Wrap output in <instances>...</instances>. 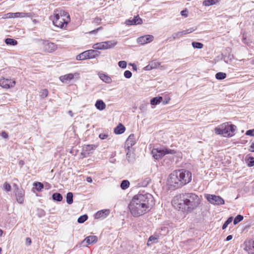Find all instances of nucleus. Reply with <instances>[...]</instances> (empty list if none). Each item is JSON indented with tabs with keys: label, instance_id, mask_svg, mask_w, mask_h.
Returning a JSON list of instances; mask_svg holds the SVG:
<instances>
[{
	"label": "nucleus",
	"instance_id": "obj_1",
	"mask_svg": "<svg viewBox=\"0 0 254 254\" xmlns=\"http://www.w3.org/2000/svg\"><path fill=\"white\" fill-rule=\"evenodd\" d=\"M201 197L196 194L188 192L175 196L172 201L174 206L183 212L190 213L200 204Z\"/></svg>",
	"mask_w": 254,
	"mask_h": 254
},
{
	"label": "nucleus",
	"instance_id": "obj_2",
	"mask_svg": "<svg viewBox=\"0 0 254 254\" xmlns=\"http://www.w3.org/2000/svg\"><path fill=\"white\" fill-rule=\"evenodd\" d=\"M151 195L148 194H137L132 197L128 204L132 216L138 217L148 212L150 209L149 200Z\"/></svg>",
	"mask_w": 254,
	"mask_h": 254
},
{
	"label": "nucleus",
	"instance_id": "obj_3",
	"mask_svg": "<svg viewBox=\"0 0 254 254\" xmlns=\"http://www.w3.org/2000/svg\"><path fill=\"white\" fill-rule=\"evenodd\" d=\"M53 25L60 29H65L70 22L69 14L66 11L57 9L50 17Z\"/></svg>",
	"mask_w": 254,
	"mask_h": 254
},
{
	"label": "nucleus",
	"instance_id": "obj_4",
	"mask_svg": "<svg viewBox=\"0 0 254 254\" xmlns=\"http://www.w3.org/2000/svg\"><path fill=\"white\" fill-rule=\"evenodd\" d=\"M236 128V126L227 122L216 127L214 131L217 135H221L225 137H231L235 134Z\"/></svg>",
	"mask_w": 254,
	"mask_h": 254
},
{
	"label": "nucleus",
	"instance_id": "obj_5",
	"mask_svg": "<svg viewBox=\"0 0 254 254\" xmlns=\"http://www.w3.org/2000/svg\"><path fill=\"white\" fill-rule=\"evenodd\" d=\"M166 187L167 190H174L182 187L176 170L171 173L167 180Z\"/></svg>",
	"mask_w": 254,
	"mask_h": 254
},
{
	"label": "nucleus",
	"instance_id": "obj_6",
	"mask_svg": "<svg viewBox=\"0 0 254 254\" xmlns=\"http://www.w3.org/2000/svg\"><path fill=\"white\" fill-rule=\"evenodd\" d=\"M182 187L190 183L192 180L191 173L185 169L176 170Z\"/></svg>",
	"mask_w": 254,
	"mask_h": 254
},
{
	"label": "nucleus",
	"instance_id": "obj_7",
	"mask_svg": "<svg viewBox=\"0 0 254 254\" xmlns=\"http://www.w3.org/2000/svg\"><path fill=\"white\" fill-rule=\"evenodd\" d=\"M100 54V52L97 50H95L94 49L89 50L78 55L76 57V59L78 61H82L94 59L98 57Z\"/></svg>",
	"mask_w": 254,
	"mask_h": 254
},
{
	"label": "nucleus",
	"instance_id": "obj_8",
	"mask_svg": "<svg viewBox=\"0 0 254 254\" xmlns=\"http://www.w3.org/2000/svg\"><path fill=\"white\" fill-rule=\"evenodd\" d=\"M153 157L156 160L160 159L164 156L166 154H174L176 153V151L173 149H170L168 148H164L163 149L158 148H153L151 151Z\"/></svg>",
	"mask_w": 254,
	"mask_h": 254
},
{
	"label": "nucleus",
	"instance_id": "obj_9",
	"mask_svg": "<svg viewBox=\"0 0 254 254\" xmlns=\"http://www.w3.org/2000/svg\"><path fill=\"white\" fill-rule=\"evenodd\" d=\"M16 85L14 78H8L1 77L0 78V86L3 89H8L14 88Z\"/></svg>",
	"mask_w": 254,
	"mask_h": 254
},
{
	"label": "nucleus",
	"instance_id": "obj_10",
	"mask_svg": "<svg viewBox=\"0 0 254 254\" xmlns=\"http://www.w3.org/2000/svg\"><path fill=\"white\" fill-rule=\"evenodd\" d=\"M117 44L116 42L111 41L97 43L94 44L92 48L95 50H107L114 47Z\"/></svg>",
	"mask_w": 254,
	"mask_h": 254
},
{
	"label": "nucleus",
	"instance_id": "obj_11",
	"mask_svg": "<svg viewBox=\"0 0 254 254\" xmlns=\"http://www.w3.org/2000/svg\"><path fill=\"white\" fill-rule=\"evenodd\" d=\"M204 196L207 201L212 204L220 205L225 203L224 200L220 196L210 194H206Z\"/></svg>",
	"mask_w": 254,
	"mask_h": 254
},
{
	"label": "nucleus",
	"instance_id": "obj_12",
	"mask_svg": "<svg viewBox=\"0 0 254 254\" xmlns=\"http://www.w3.org/2000/svg\"><path fill=\"white\" fill-rule=\"evenodd\" d=\"M41 47L43 51L45 53H52L57 49V45L56 44L47 40L42 41Z\"/></svg>",
	"mask_w": 254,
	"mask_h": 254
},
{
	"label": "nucleus",
	"instance_id": "obj_13",
	"mask_svg": "<svg viewBox=\"0 0 254 254\" xmlns=\"http://www.w3.org/2000/svg\"><path fill=\"white\" fill-rule=\"evenodd\" d=\"M32 16L31 13L26 12H15L12 13L9 12L4 15V18H24V17H30Z\"/></svg>",
	"mask_w": 254,
	"mask_h": 254
},
{
	"label": "nucleus",
	"instance_id": "obj_14",
	"mask_svg": "<svg viewBox=\"0 0 254 254\" xmlns=\"http://www.w3.org/2000/svg\"><path fill=\"white\" fill-rule=\"evenodd\" d=\"M15 196L17 201L19 203H23L25 197V190L22 188L17 187L15 191Z\"/></svg>",
	"mask_w": 254,
	"mask_h": 254
},
{
	"label": "nucleus",
	"instance_id": "obj_15",
	"mask_svg": "<svg viewBox=\"0 0 254 254\" xmlns=\"http://www.w3.org/2000/svg\"><path fill=\"white\" fill-rule=\"evenodd\" d=\"M244 250L249 254H254V240L246 241L244 243Z\"/></svg>",
	"mask_w": 254,
	"mask_h": 254
},
{
	"label": "nucleus",
	"instance_id": "obj_16",
	"mask_svg": "<svg viewBox=\"0 0 254 254\" xmlns=\"http://www.w3.org/2000/svg\"><path fill=\"white\" fill-rule=\"evenodd\" d=\"M153 39L154 37L152 35H144L139 37L137 40V42L139 44L144 45L152 42Z\"/></svg>",
	"mask_w": 254,
	"mask_h": 254
},
{
	"label": "nucleus",
	"instance_id": "obj_17",
	"mask_svg": "<svg viewBox=\"0 0 254 254\" xmlns=\"http://www.w3.org/2000/svg\"><path fill=\"white\" fill-rule=\"evenodd\" d=\"M110 213L109 209H103L97 212L94 215L95 219L104 218L107 217Z\"/></svg>",
	"mask_w": 254,
	"mask_h": 254
},
{
	"label": "nucleus",
	"instance_id": "obj_18",
	"mask_svg": "<svg viewBox=\"0 0 254 254\" xmlns=\"http://www.w3.org/2000/svg\"><path fill=\"white\" fill-rule=\"evenodd\" d=\"M98 241V238L96 236H89L86 237L82 243H86V246L96 243Z\"/></svg>",
	"mask_w": 254,
	"mask_h": 254
},
{
	"label": "nucleus",
	"instance_id": "obj_19",
	"mask_svg": "<svg viewBox=\"0 0 254 254\" xmlns=\"http://www.w3.org/2000/svg\"><path fill=\"white\" fill-rule=\"evenodd\" d=\"M126 23L129 25L141 24L142 23V20L138 15H137L134 16L132 20H127Z\"/></svg>",
	"mask_w": 254,
	"mask_h": 254
},
{
	"label": "nucleus",
	"instance_id": "obj_20",
	"mask_svg": "<svg viewBox=\"0 0 254 254\" xmlns=\"http://www.w3.org/2000/svg\"><path fill=\"white\" fill-rule=\"evenodd\" d=\"M193 30L191 29H188L186 30H183L181 32H179L177 33H175L172 35V37L174 40L179 38L181 37H182L184 35H186L187 34L190 33L192 32Z\"/></svg>",
	"mask_w": 254,
	"mask_h": 254
},
{
	"label": "nucleus",
	"instance_id": "obj_21",
	"mask_svg": "<svg viewBox=\"0 0 254 254\" xmlns=\"http://www.w3.org/2000/svg\"><path fill=\"white\" fill-rule=\"evenodd\" d=\"M125 130V127L122 124L120 123L117 127L114 128V133L116 134H120L123 133Z\"/></svg>",
	"mask_w": 254,
	"mask_h": 254
},
{
	"label": "nucleus",
	"instance_id": "obj_22",
	"mask_svg": "<svg viewBox=\"0 0 254 254\" xmlns=\"http://www.w3.org/2000/svg\"><path fill=\"white\" fill-rule=\"evenodd\" d=\"M160 65V64L155 61H152L148 65L145 67L146 70H151L152 69L157 68Z\"/></svg>",
	"mask_w": 254,
	"mask_h": 254
},
{
	"label": "nucleus",
	"instance_id": "obj_23",
	"mask_svg": "<svg viewBox=\"0 0 254 254\" xmlns=\"http://www.w3.org/2000/svg\"><path fill=\"white\" fill-rule=\"evenodd\" d=\"M73 78L74 74L72 73H69L60 76V79L62 82H65L67 81L72 80Z\"/></svg>",
	"mask_w": 254,
	"mask_h": 254
},
{
	"label": "nucleus",
	"instance_id": "obj_24",
	"mask_svg": "<svg viewBox=\"0 0 254 254\" xmlns=\"http://www.w3.org/2000/svg\"><path fill=\"white\" fill-rule=\"evenodd\" d=\"M135 140L134 135L133 134H130L126 140L127 145L128 147H131L135 144Z\"/></svg>",
	"mask_w": 254,
	"mask_h": 254
},
{
	"label": "nucleus",
	"instance_id": "obj_25",
	"mask_svg": "<svg viewBox=\"0 0 254 254\" xmlns=\"http://www.w3.org/2000/svg\"><path fill=\"white\" fill-rule=\"evenodd\" d=\"M100 78L106 83H110L112 82L111 78L107 74L104 73L99 74Z\"/></svg>",
	"mask_w": 254,
	"mask_h": 254
},
{
	"label": "nucleus",
	"instance_id": "obj_26",
	"mask_svg": "<svg viewBox=\"0 0 254 254\" xmlns=\"http://www.w3.org/2000/svg\"><path fill=\"white\" fill-rule=\"evenodd\" d=\"M97 148V145L94 144L85 145L83 146L84 151L89 154L92 150H95Z\"/></svg>",
	"mask_w": 254,
	"mask_h": 254
},
{
	"label": "nucleus",
	"instance_id": "obj_27",
	"mask_svg": "<svg viewBox=\"0 0 254 254\" xmlns=\"http://www.w3.org/2000/svg\"><path fill=\"white\" fill-rule=\"evenodd\" d=\"M95 107L99 110L102 111L105 109L106 104L102 100H98L95 103Z\"/></svg>",
	"mask_w": 254,
	"mask_h": 254
},
{
	"label": "nucleus",
	"instance_id": "obj_28",
	"mask_svg": "<svg viewBox=\"0 0 254 254\" xmlns=\"http://www.w3.org/2000/svg\"><path fill=\"white\" fill-rule=\"evenodd\" d=\"M221 0H205L203 1V5L209 6L218 3Z\"/></svg>",
	"mask_w": 254,
	"mask_h": 254
},
{
	"label": "nucleus",
	"instance_id": "obj_29",
	"mask_svg": "<svg viewBox=\"0 0 254 254\" xmlns=\"http://www.w3.org/2000/svg\"><path fill=\"white\" fill-rule=\"evenodd\" d=\"M163 100V98L161 96L153 98L150 100V104L152 105H156L159 104Z\"/></svg>",
	"mask_w": 254,
	"mask_h": 254
},
{
	"label": "nucleus",
	"instance_id": "obj_30",
	"mask_svg": "<svg viewBox=\"0 0 254 254\" xmlns=\"http://www.w3.org/2000/svg\"><path fill=\"white\" fill-rule=\"evenodd\" d=\"M34 189H35L38 191H41L44 188L43 184L41 182H35L33 184Z\"/></svg>",
	"mask_w": 254,
	"mask_h": 254
},
{
	"label": "nucleus",
	"instance_id": "obj_31",
	"mask_svg": "<svg viewBox=\"0 0 254 254\" xmlns=\"http://www.w3.org/2000/svg\"><path fill=\"white\" fill-rule=\"evenodd\" d=\"M5 43L7 45L12 46H15L18 44V42L16 40L11 38H6L5 40Z\"/></svg>",
	"mask_w": 254,
	"mask_h": 254
},
{
	"label": "nucleus",
	"instance_id": "obj_32",
	"mask_svg": "<svg viewBox=\"0 0 254 254\" xmlns=\"http://www.w3.org/2000/svg\"><path fill=\"white\" fill-rule=\"evenodd\" d=\"M246 161L249 167H253L254 166V158L253 157H247Z\"/></svg>",
	"mask_w": 254,
	"mask_h": 254
},
{
	"label": "nucleus",
	"instance_id": "obj_33",
	"mask_svg": "<svg viewBox=\"0 0 254 254\" xmlns=\"http://www.w3.org/2000/svg\"><path fill=\"white\" fill-rule=\"evenodd\" d=\"M226 74L224 72H219L215 74V77L218 80H222L226 77Z\"/></svg>",
	"mask_w": 254,
	"mask_h": 254
},
{
	"label": "nucleus",
	"instance_id": "obj_34",
	"mask_svg": "<svg viewBox=\"0 0 254 254\" xmlns=\"http://www.w3.org/2000/svg\"><path fill=\"white\" fill-rule=\"evenodd\" d=\"M66 202L68 204H71L73 202V194L69 192L66 194Z\"/></svg>",
	"mask_w": 254,
	"mask_h": 254
},
{
	"label": "nucleus",
	"instance_id": "obj_35",
	"mask_svg": "<svg viewBox=\"0 0 254 254\" xmlns=\"http://www.w3.org/2000/svg\"><path fill=\"white\" fill-rule=\"evenodd\" d=\"M129 182L127 180H124L121 184V187L123 190H126L129 186Z\"/></svg>",
	"mask_w": 254,
	"mask_h": 254
},
{
	"label": "nucleus",
	"instance_id": "obj_36",
	"mask_svg": "<svg viewBox=\"0 0 254 254\" xmlns=\"http://www.w3.org/2000/svg\"><path fill=\"white\" fill-rule=\"evenodd\" d=\"M53 198L55 200L60 201L62 200L63 196L60 193L56 192L53 194Z\"/></svg>",
	"mask_w": 254,
	"mask_h": 254
},
{
	"label": "nucleus",
	"instance_id": "obj_37",
	"mask_svg": "<svg viewBox=\"0 0 254 254\" xmlns=\"http://www.w3.org/2000/svg\"><path fill=\"white\" fill-rule=\"evenodd\" d=\"M192 46L194 48L197 49H201L203 47V44L197 42H193L192 43Z\"/></svg>",
	"mask_w": 254,
	"mask_h": 254
},
{
	"label": "nucleus",
	"instance_id": "obj_38",
	"mask_svg": "<svg viewBox=\"0 0 254 254\" xmlns=\"http://www.w3.org/2000/svg\"><path fill=\"white\" fill-rule=\"evenodd\" d=\"M233 217H230L224 223L222 226V229H225L228 225L232 222Z\"/></svg>",
	"mask_w": 254,
	"mask_h": 254
},
{
	"label": "nucleus",
	"instance_id": "obj_39",
	"mask_svg": "<svg viewBox=\"0 0 254 254\" xmlns=\"http://www.w3.org/2000/svg\"><path fill=\"white\" fill-rule=\"evenodd\" d=\"M87 218L88 216L87 215H83L78 218L77 222L79 223H84L86 220H87Z\"/></svg>",
	"mask_w": 254,
	"mask_h": 254
},
{
	"label": "nucleus",
	"instance_id": "obj_40",
	"mask_svg": "<svg viewBox=\"0 0 254 254\" xmlns=\"http://www.w3.org/2000/svg\"><path fill=\"white\" fill-rule=\"evenodd\" d=\"M158 239V237H155L154 236H151L149 238V239L147 241V245L148 246H150L152 245V243L151 242L152 241H153L154 242L155 241H157Z\"/></svg>",
	"mask_w": 254,
	"mask_h": 254
},
{
	"label": "nucleus",
	"instance_id": "obj_41",
	"mask_svg": "<svg viewBox=\"0 0 254 254\" xmlns=\"http://www.w3.org/2000/svg\"><path fill=\"white\" fill-rule=\"evenodd\" d=\"M243 219V216L241 215H237L234 220V224L236 225Z\"/></svg>",
	"mask_w": 254,
	"mask_h": 254
},
{
	"label": "nucleus",
	"instance_id": "obj_42",
	"mask_svg": "<svg viewBox=\"0 0 254 254\" xmlns=\"http://www.w3.org/2000/svg\"><path fill=\"white\" fill-rule=\"evenodd\" d=\"M3 189L6 191H10L11 190V185L7 182H5L3 184Z\"/></svg>",
	"mask_w": 254,
	"mask_h": 254
},
{
	"label": "nucleus",
	"instance_id": "obj_43",
	"mask_svg": "<svg viewBox=\"0 0 254 254\" xmlns=\"http://www.w3.org/2000/svg\"><path fill=\"white\" fill-rule=\"evenodd\" d=\"M118 64L120 67L123 68H125L127 67V63L124 61H120Z\"/></svg>",
	"mask_w": 254,
	"mask_h": 254
},
{
	"label": "nucleus",
	"instance_id": "obj_44",
	"mask_svg": "<svg viewBox=\"0 0 254 254\" xmlns=\"http://www.w3.org/2000/svg\"><path fill=\"white\" fill-rule=\"evenodd\" d=\"M131 75L132 73L129 70H126L124 72V76L127 78H129Z\"/></svg>",
	"mask_w": 254,
	"mask_h": 254
},
{
	"label": "nucleus",
	"instance_id": "obj_45",
	"mask_svg": "<svg viewBox=\"0 0 254 254\" xmlns=\"http://www.w3.org/2000/svg\"><path fill=\"white\" fill-rule=\"evenodd\" d=\"M246 135L254 136V129L247 130L246 132Z\"/></svg>",
	"mask_w": 254,
	"mask_h": 254
},
{
	"label": "nucleus",
	"instance_id": "obj_46",
	"mask_svg": "<svg viewBox=\"0 0 254 254\" xmlns=\"http://www.w3.org/2000/svg\"><path fill=\"white\" fill-rule=\"evenodd\" d=\"M171 98L169 96H167L165 98L164 100L163 101V104L164 105L167 104L169 103Z\"/></svg>",
	"mask_w": 254,
	"mask_h": 254
},
{
	"label": "nucleus",
	"instance_id": "obj_47",
	"mask_svg": "<svg viewBox=\"0 0 254 254\" xmlns=\"http://www.w3.org/2000/svg\"><path fill=\"white\" fill-rule=\"evenodd\" d=\"M99 137L101 139H105L108 137V135L105 133H100Z\"/></svg>",
	"mask_w": 254,
	"mask_h": 254
},
{
	"label": "nucleus",
	"instance_id": "obj_48",
	"mask_svg": "<svg viewBox=\"0 0 254 254\" xmlns=\"http://www.w3.org/2000/svg\"><path fill=\"white\" fill-rule=\"evenodd\" d=\"M103 29V27H100L98 28H97L96 29H95V30H92L91 31H90L89 33L90 34H96L97 33V32L99 30H101Z\"/></svg>",
	"mask_w": 254,
	"mask_h": 254
},
{
	"label": "nucleus",
	"instance_id": "obj_49",
	"mask_svg": "<svg viewBox=\"0 0 254 254\" xmlns=\"http://www.w3.org/2000/svg\"><path fill=\"white\" fill-rule=\"evenodd\" d=\"M181 14L182 16L185 17L188 16V10L187 9L183 10L181 12Z\"/></svg>",
	"mask_w": 254,
	"mask_h": 254
},
{
	"label": "nucleus",
	"instance_id": "obj_50",
	"mask_svg": "<svg viewBox=\"0 0 254 254\" xmlns=\"http://www.w3.org/2000/svg\"><path fill=\"white\" fill-rule=\"evenodd\" d=\"M1 136L4 138H7L8 137L7 133L5 131H2Z\"/></svg>",
	"mask_w": 254,
	"mask_h": 254
},
{
	"label": "nucleus",
	"instance_id": "obj_51",
	"mask_svg": "<svg viewBox=\"0 0 254 254\" xmlns=\"http://www.w3.org/2000/svg\"><path fill=\"white\" fill-rule=\"evenodd\" d=\"M25 242L26 245L30 246L31 244L32 241L30 238H27Z\"/></svg>",
	"mask_w": 254,
	"mask_h": 254
},
{
	"label": "nucleus",
	"instance_id": "obj_52",
	"mask_svg": "<svg viewBox=\"0 0 254 254\" xmlns=\"http://www.w3.org/2000/svg\"><path fill=\"white\" fill-rule=\"evenodd\" d=\"M249 151L251 152H254V142H252L249 148Z\"/></svg>",
	"mask_w": 254,
	"mask_h": 254
},
{
	"label": "nucleus",
	"instance_id": "obj_53",
	"mask_svg": "<svg viewBox=\"0 0 254 254\" xmlns=\"http://www.w3.org/2000/svg\"><path fill=\"white\" fill-rule=\"evenodd\" d=\"M43 94L44 95L45 97H46L48 96V91L47 89H44L43 91Z\"/></svg>",
	"mask_w": 254,
	"mask_h": 254
},
{
	"label": "nucleus",
	"instance_id": "obj_54",
	"mask_svg": "<svg viewBox=\"0 0 254 254\" xmlns=\"http://www.w3.org/2000/svg\"><path fill=\"white\" fill-rule=\"evenodd\" d=\"M86 181L88 183H92V179L91 177H88L86 178Z\"/></svg>",
	"mask_w": 254,
	"mask_h": 254
},
{
	"label": "nucleus",
	"instance_id": "obj_55",
	"mask_svg": "<svg viewBox=\"0 0 254 254\" xmlns=\"http://www.w3.org/2000/svg\"><path fill=\"white\" fill-rule=\"evenodd\" d=\"M233 237L232 235H229L227 237L226 240L227 241H230L232 239Z\"/></svg>",
	"mask_w": 254,
	"mask_h": 254
},
{
	"label": "nucleus",
	"instance_id": "obj_56",
	"mask_svg": "<svg viewBox=\"0 0 254 254\" xmlns=\"http://www.w3.org/2000/svg\"><path fill=\"white\" fill-rule=\"evenodd\" d=\"M94 21H96V22H98L101 21V19L98 18H95Z\"/></svg>",
	"mask_w": 254,
	"mask_h": 254
},
{
	"label": "nucleus",
	"instance_id": "obj_57",
	"mask_svg": "<svg viewBox=\"0 0 254 254\" xmlns=\"http://www.w3.org/2000/svg\"><path fill=\"white\" fill-rule=\"evenodd\" d=\"M3 234V231L0 229V237H1Z\"/></svg>",
	"mask_w": 254,
	"mask_h": 254
},
{
	"label": "nucleus",
	"instance_id": "obj_58",
	"mask_svg": "<svg viewBox=\"0 0 254 254\" xmlns=\"http://www.w3.org/2000/svg\"><path fill=\"white\" fill-rule=\"evenodd\" d=\"M1 251H2V249H1V248L0 247V254L1 253Z\"/></svg>",
	"mask_w": 254,
	"mask_h": 254
}]
</instances>
